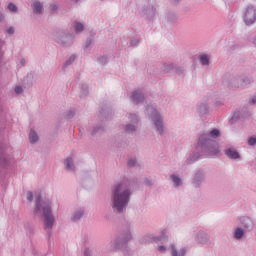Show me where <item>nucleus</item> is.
<instances>
[{
    "mask_svg": "<svg viewBox=\"0 0 256 256\" xmlns=\"http://www.w3.org/2000/svg\"><path fill=\"white\" fill-rule=\"evenodd\" d=\"M75 59H77V56H75L74 54H72L64 63L62 69L63 71H65L66 67H69V65H73V63L75 62Z\"/></svg>",
    "mask_w": 256,
    "mask_h": 256,
    "instance_id": "cd10ccee",
    "label": "nucleus"
},
{
    "mask_svg": "<svg viewBox=\"0 0 256 256\" xmlns=\"http://www.w3.org/2000/svg\"><path fill=\"white\" fill-rule=\"evenodd\" d=\"M133 240V234L130 229L125 230L120 236L110 242V251H122L124 255H129L127 243Z\"/></svg>",
    "mask_w": 256,
    "mask_h": 256,
    "instance_id": "20e7f679",
    "label": "nucleus"
},
{
    "mask_svg": "<svg viewBox=\"0 0 256 256\" xmlns=\"http://www.w3.org/2000/svg\"><path fill=\"white\" fill-rule=\"evenodd\" d=\"M5 21V14L0 13V23Z\"/></svg>",
    "mask_w": 256,
    "mask_h": 256,
    "instance_id": "de8ad7c7",
    "label": "nucleus"
},
{
    "mask_svg": "<svg viewBox=\"0 0 256 256\" xmlns=\"http://www.w3.org/2000/svg\"><path fill=\"white\" fill-rule=\"evenodd\" d=\"M34 215H42L44 230L51 234L53 225H55V215H53V208L51 200L41 199V195L35 197Z\"/></svg>",
    "mask_w": 256,
    "mask_h": 256,
    "instance_id": "f03ea898",
    "label": "nucleus"
},
{
    "mask_svg": "<svg viewBox=\"0 0 256 256\" xmlns=\"http://www.w3.org/2000/svg\"><path fill=\"white\" fill-rule=\"evenodd\" d=\"M224 155L232 161H239L241 159V154H239V151L233 147L226 148L224 150Z\"/></svg>",
    "mask_w": 256,
    "mask_h": 256,
    "instance_id": "dca6fc26",
    "label": "nucleus"
},
{
    "mask_svg": "<svg viewBox=\"0 0 256 256\" xmlns=\"http://www.w3.org/2000/svg\"><path fill=\"white\" fill-rule=\"evenodd\" d=\"M145 99V94L141 90H135L131 94V101H133L136 105L139 103H143Z\"/></svg>",
    "mask_w": 256,
    "mask_h": 256,
    "instance_id": "6ab92c4d",
    "label": "nucleus"
},
{
    "mask_svg": "<svg viewBox=\"0 0 256 256\" xmlns=\"http://www.w3.org/2000/svg\"><path fill=\"white\" fill-rule=\"evenodd\" d=\"M238 119H241V112L236 111L230 119V123H235V121H238Z\"/></svg>",
    "mask_w": 256,
    "mask_h": 256,
    "instance_id": "7c9ffc66",
    "label": "nucleus"
},
{
    "mask_svg": "<svg viewBox=\"0 0 256 256\" xmlns=\"http://www.w3.org/2000/svg\"><path fill=\"white\" fill-rule=\"evenodd\" d=\"M128 166L129 167H135L137 166V159L136 158H131L128 160Z\"/></svg>",
    "mask_w": 256,
    "mask_h": 256,
    "instance_id": "c9c22d12",
    "label": "nucleus"
},
{
    "mask_svg": "<svg viewBox=\"0 0 256 256\" xmlns=\"http://www.w3.org/2000/svg\"><path fill=\"white\" fill-rule=\"evenodd\" d=\"M103 131V127L101 125L95 126L91 131V135H97V133H101Z\"/></svg>",
    "mask_w": 256,
    "mask_h": 256,
    "instance_id": "2f4dec72",
    "label": "nucleus"
},
{
    "mask_svg": "<svg viewBox=\"0 0 256 256\" xmlns=\"http://www.w3.org/2000/svg\"><path fill=\"white\" fill-rule=\"evenodd\" d=\"M166 233H167V230L164 229L161 231L160 236H155L153 234H146L142 238V243H150V241H154V243H159V241H163V238L165 237Z\"/></svg>",
    "mask_w": 256,
    "mask_h": 256,
    "instance_id": "2eb2a0df",
    "label": "nucleus"
},
{
    "mask_svg": "<svg viewBox=\"0 0 256 256\" xmlns=\"http://www.w3.org/2000/svg\"><path fill=\"white\" fill-rule=\"evenodd\" d=\"M123 47H137L139 45V39L124 37L121 40Z\"/></svg>",
    "mask_w": 256,
    "mask_h": 256,
    "instance_id": "412c9836",
    "label": "nucleus"
},
{
    "mask_svg": "<svg viewBox=\"0 0 256 256\" xmlns=\"http://www.w3.org/2000/svg\"><path fill=\"white\" fill-rule=\"evenodd\" d=\"M170 255L171 256H186L187 255V248L181 247L177 248L175 244L170 245Z\"/></svg>",
    "mask_w": 256,
    "mask_h": 256,
    "instance_id": "a211bd4d",
    "label": "nucleus"
},
{
    "mask_svg": "<svg viewBox=\"0 0 256 256\" xmlns=\"http://www.w3.org/2000/svg\"><path fill=\"white\" fill-rule=\"evenodd\" d=\"M126 117L130 123L124 126V131L128 135H135L137 133V125H139V116L135 113H128Z\"/></svg>",
    "mask_w": 256,
    "mask_h": 256,
    "instance_id": "0eeeda50",
    "label": "nucleus"
},
{
    "mask_svg": "<svg viewBox=\"0 0 256 256\" xmlns=\"http://www.w3.org/2000/svg\"><path fill=\"white\" fill-rule=\"evenodd\" d=\"M98 63L100 65H106V63H109V58L107 56H101L98 58Z\"/></svg>",
    "mask_w": 256,
    "mask_h": 256,
    "instance_id": "473e14b6",
    "label": "nucleus"
},
{
    "mask_svg": "<svg viewBox=\"0 0 256 256\" xmlns=\"http://www.w3.org/2000/svg\"><path fill=\"white\" fill-rule=\"evenodd\" d=\"M91 45H93V40L89 38L86 40L85 49H91Z\"/></svg>",
    "mask_w": 256,
    "mask_h": 256,
    "instance_id": "4c0bfd02",
    "label": "nucleus"
},
{
    "mask_svg": "<svg viewBox=\"0 0 256 256\" xmlns=\"http://www.w3.org/2000/svg\"><path fill=\"white\" fill-rule=\"evenodd\" d=\"M29 141L30 143L34 144L37 143V141H39V135L37 134V132L33 129L30 130L29 133Z\"/></svg>",
    "mask_w": 256,
    "mask_h": 256,
    "instance_id": "bb28decb",
    "label": "nucleus"
},
{
    "mask_svg": "<svg viewBox=\"0 0 256 256\" xmlns=\"http://www.w3.org/2000/svg\"><path fill=\"white\" fill-rule=\"evenodd\" d=\"M201 159V153L195 152L193 153L188 159H187V164L191 165Z\"/></svg>",
    "mask_w": 256,
    "mask_h": 256,
    "instance_id": "393cba45",
    "label": "nucleus"
},
{
    "mask_svg": "<svg viewBox=\"0 0 256 256\" xmlns=\"http://www.w3.org/2000/svg\"><path fill=\"white\" fill-rule=\"evenodd\" d=\"M11 155H9V145L1 144L0 145V169H9L11 165Z\"/></svg>",
    "mask_w": 256,
    "mask_h": 256,
    "instance_id": "6e6552de",
    "label": "nucleus"
},
{
    "mask_svg": "<svg viewBox=\"0 0 256 256\" xmlns=\"http://www.w3.org/2000/svg\"><path fill=\"white\" fill-rule=\"evenodd\" d=\"M256 144V137H251L248 139V145L254 146Z\"/></svg>",
    "mask_w": 256,
    "mask_h": 256,
    "instance_id": "58836bf2",
    "label": "nucleus"
},
{
    "mask_svg": "<svg viewBox=\"0 0 256 256\" xmlns=\"http://www.w3.org/2000/svg\"><path fill=\"white\" fill-rule=\"evenodd\" d=\"M26 199H27V201H29L31 203L33 201V192L28 191L26 193Z\"/></svg>",
    "mask_w": 256,
    "mask_h": 256,
    "instance_id": "e433bc0d",
    "label": "nucleus"
},
{
    "mask_svg": "<svg viewBox=\"0 0 256 256\" xmlns=\"http://www.w3.org/2000/svg\"><path fill=\"white\" fill-rule=\"evenodd\" d=\"M201 65H209V56L207 54H202L199 57Z\"/></svg>",
    "mask_w": 256,
    "mask_h": 256,
    "instance_id": "c756f323",
    "label": "nucleus"
},
{
    "mask_svg": "<svg viewBox=\"0 0 256 256\" xmlns=\"http://www.w3.org/2000/svg\"><path fill=\"white\" fill-rule=\"evenodd\" d=\"M250 103L252 105H256V96H253L251 99H250Z\"/></svg>",
    "mask_w": 256,
    "mask_h": 256,
    "instance_id": "a18cd8bd",
    "label": "nucleus"
},
{
    "mask_svg": "<svg viewBox=\"0 0 256 256\" xmlns=\"http://www.w3.org/2000/svg\"><path fill=\"white\" fill-rule=\"evenodd\" d=\"M64 167L66 171H75V161L73 160V157H67L64 161Z\"/></svg>",
    "mask_w": 256,
    "mask_h": 256,
    "instance_id": "5701e85b",
    "label": "nucleus"
},
{
    "mask_svg": "<svg viewBox=\"0 0 256 256\" xmlns=\"http://www.w3.org/2000/svg\"><path fill=\"white\" fill-rule=\"evenodd\" d=\"M50 8L52 9V11H57V5L55 4L50 5Z\"/></svg>",
    "mask_w": 256,
    "mask_h": 256,
    "instance_id": "09e8293b",
    "label": "nucleus"
},
{
    "mask_svg": "<svg viewBox=\"0 0 256 256\" xmlns=\"http://www.w3.org/2000/svg\"><path fill=\"white\" fill-rule=\"evenodd\" d=\"M89 95V86L87 84H82L80 97H87Z\"/></svg>",
    "mask_w": 256,
    "mask_h": 256,
    "instance_id": "c85d7f7f",
    "label": "nucleus"
},
{
    "mask_svg": "<svg viewBox=\"0 0 256 256\" xmlns=\"http://www.w3.org/2000/svg\"><path fill=\"white\" fill-rule=\"evenodd\" d=\"M142 17L146 19V21H150L153 23L157 17H159V14L157 13V9L153 5H148L143 8L142 10Z\"/></svg>",
    "mask_w": 256,
    "mask_h": 256,
    "instance_id": "9d476101",
    "label": "nucleus"
},
{
    "mask_svg": "<svg viewBox=\"0 0 256 256\" xmlns=\"http://www.w3.org/2000/svg\"><path fill=\"white\" fill-rule=\"evenodd\" d=\"M221 137V131L219 129H213L200 136L198 141V149H201L204 155H219V144L215 139Z\"/></svg>",
    "mask_w": 256,
    "mask_h": 256,
    "instance_id": "7ed1b4c3",
    "label": "nucleus"
},
{
    "mask_svg": "<svg viewBox=\"0 0 256 256\" xmlns=\"http://www.w3.org/2000/svg\"><path fill=\"white\" fill-rule=\"evenodd\" d=\"M15 93H17V95H20V93H23V87H21V86H16V88H15Z\"/></svg>",
    "mask_w": 256,
    "mask_h": 256,
    "instance_id": "79ce46f5",
    "label": "nucleus"
},
{
    "mask_svg": "<svg viewBox=\"0 0 256 256\" xmlns=\"http://www.w3.org/2000/svg\"><path fill=\"white\" fill-rule=\"evenodd\" d=\"M205 182V170L199 169L196 170L191 178L192 186L195 187V189H199L201 185Z\"/></svg>",
    "mask_w": 256,
    "mask_h": 256,
    "instance_id": "9b49d317",
    "label": "nucleus"
},
{
    "mask_svg": "<svg viewBox=\"0 0 256 256\" xmlns=\"http://www.w3.org/2000/svg\"><path fill=\"white\" fill-rule=\"evenodd\" d=\"M8 9H9L12 13H17V11H18L17 5H15L14 3H9V4H8Z\"/></svg>",
    "mask_w": 256,
    "mask_h": 256,
    "instance_id": "72a5a7b5",
    "label": "nucleus"
},
{
    "mask_svg": "<svg viewBox=\"0 0 256 256\" xmlns=\"http://www.w3.org/2000/svg\"><path fill=\"white\" fill-rule=\"evenodd\" d=\"M85 217V209L84 208H77L71 214V221L73 223H77V221H81Z\"/></svg>",
    "mask_w": 256,
    "mask_h": 256,
    "instance_id": "f3484780",
    "label": "nucleus"
},
{
    "mask_svg": "<svg viewBox=\"0 0 256 256\" xmlns=\"http://www.w3.org/2000/svg\"><path fill=\"white\" fill-rule=\"evenodd\" d=\"M73 27H74L75 33H81L82 31L85 30V24H83L80 21H75L73 24Z\"/></svg>",
    "mask_w": 256,
    "mask_h": 256,
    "instance_id": "a878e982",
    "label": "nucleus"
},
{
    "mask_svg": "<svg viewBox=\"0 0 256 256\" xmlns=\"http://www.w3.org/2000/svg\"><path fill=\"white\" fill-rule=\"evenodd\" d=\"M194 241H196L198 245H209V234L203 230H199L194 235Z\"/></svg>",
    "mask_w": 256,
    "mask_h": 256,
    "instance_id": "ddd939ff",
    "label": "nucleus"
},
{
    "mask_svg": "<svg viewBox=\"0 0 256 256\" xmlns=\"http://www.w3.org/2000/svg\"><path fill=\"white\" fill-rule=\"evenodd\" d=\"M32 9L33 13H35L36 15H41V13H43V4L39 1H34L32 3Z\"/></svg>",
    "mask_w": 256,
    "mask_h": 256,
    "instance_id": "b1692460",
    "label": "nucleus"
},
{
    "mask_svg": "<svg viewBox=\"0 0 256 256\" xmlns=\"http://www.w3.org/2000/svg\"><path fill=\"white\" fill-rule=\"evenodd\" d=\"M7 33H8V35H13V33H15V28L9 27V28L7 29Z\"/></svg>",
    "mask_w": 256,
    "mask_h": 256,
    "instance_id": "37998d69",
    "label": "nucleus"
},
{
    "mask_svg": "<svg viewBox=\"0 0 256 256\" xmlns=\"http://www.w3.org/2000/svg\"><path fill=\"white\" fill-rule=\"evenodd\" d=\"M131 201V185L129 182H120L112 187L110 207L116 215H123Z\"/></svg>",
    "mask_w": 256,
    "mask_h": 256,
    "instance_id": "f257e3e1",
    "label": "nucleus"
},
{
    "mask_svg": "<svg viewBox=\"0 0 256 256\" xmlns=\"http://www.w3.org/2000/svg\"><path fill=\"white\" fill-rule=\"evenodd\" d=\"M158 251L160 253H166L167 252V247L165 245H160V246H158Z\"/></svg>",
    "mask_w": 256,
    "mask_h": 256,
    "instance_id": "ea45409f",
    "label": "nucleus"
},
{
    "mask_svg": "<svg viewBox=\"0 0 256 256\" xmlns=\"http://www.w3.org/2000/svg\"><path fill=\"white\" fill-rule=\"evenodd\" d=\"M0 133H5V124L0 125Z\"/></svg>",
    "mask_w": 256,
    "mask_h": 256,
    "instance_id": "49530a36",
    "label": "nucleus"
},
{
    "mask_svg": "<svg viewBox=\"0 0 256 256\" xmlns=\"http://www.w3.org/2000/svg\"><path fill=\"white\" fill-rule=\"evenodd\" d=\"M146 113L153 123L154 130L158 135H165V125L163 124V116L157 111V105L152 104L146 107Z\"/></svg>",
    "mask_w": 256,
    "mask_h": 256,
    "instance_id": "39448f33",
    "label": "nucleus"
},
{
    "mask_svg": "<svg viewBox=\"0 0 256 256\" xmlns=\"http://www.w3.org/2000/svg\"><path fill=\"white\" fill-rule=\"evenodd\" d=\"M20 65L22 67H25V65H27V59H25V58L20 59Z\"/></svg>",
    "mask_w": 256,
    "mask_h": 256,
    "instance_id": "c03bdc74",
    "label": "nucleus"
},
{
    "mask_svg": "<svg viewBox=\"0 0 256 256\" xmlns=\"http://www.w3.org/2000/svg\"><path fill=\"white\" fill-rule=\"evenodd\" d=\"M76 3H77V1H79V0H74Z\"/></svg>",
    "mask_w": 256,
    "mask_h": 256,
    "instance_id": "8fccbe9b",
    "label": "nucleus"
},
{
    "mask_svg": "<svg viewBox=\"0 0 256 256\" xmlns=\"http://www.w3.org/2000/svg\"><path fill=\"white\" fill-rule=\"evenodd\" d=\"M233 49H237V47H233Z\"/></svg>",
    "mask_w": 256,
    "mask_h": 256,
    "instance_id": "3c124183",
    "label": "nucleus"
},
{
    "mask_svg": "<svg viewBox=\"0 0 256 256\" xmlns=\"http://www.w3.org/2000/svg\"><path fill=\"white\" fill-rule=\"evenodd\" d=\"M84 256H93V250L86 248L84 250Z\"/></svg>",
    "mask_w": 256,
    "mask_h": 256,
    "instance_id": "a19ab883",
    "label": "nucleus"
},
{
    "mask_svg": "<svg viewBox=\"0 0 256 256\" xmlns=\"http://www.w3.org/2000/svg\"><path fill=\"white\" fill-rule=\"evenodd\" d=\"M246 233H248L246 229L238 226L233 231V239H235L236 241H241L243 237H245Z\"/></svg>",
    "mask_w": 256,
    "mask_h": 256,
    "instance_id": "aec40b11",
    "label": "nucleus"
},
{
    "mask_svg": "<svg viewBox=\"0 0 256 256\" xmlns=\"http://www.w3.org/2000/svg\"><path fill=\"white\" fill-rule=\"evenodd\" d=\"M169 181L174 189H181L184 185L183 176H180L177 173L170 174Z\"/></svg>",
    "mask_w": 256,
    "mask_h": 256,
    "instance_id": "4468645a",
    "label": "nucleus"
},
{
    "mask_svg": "<svg viewBox=\"0 0 256 256\" xmlns=\"http://www.w3.org/2000/svg\"><path fill=\"white\" fill-rule=\"evenodd\" d=\"M241 86L245 87L246 85H249V83H251V79H249V77H243L241 78Z\"/></svg>",
    "mask_w": 256,
    "mask_h": 256,
    "instance_id": "f704fd0d",
    "label": "nucleus"
},
{
    "mask_svg": "<svg viewBox=\"0 0 256 256\" xmlns=\"http://www.w3.org/2000/svg\"><path fill=\"white\" fill-rule=\"evenodd\" d=\"M243 19L246 25H253L256 21V8L254 6H248Z\"/></svg>",
    "mask_w": 256,
    "mask_h": 256,
    "instance_id": "f8f14e48",
    "label": "nucleus"
},
{
    "mask_svg": "<svg viewBox=\"0 0 256 256\" xmlns=\"http://www.w3.org/2000/svg\"><path fill=\"white\" fill-rule=\"evenodd\" d=\"M239 227L245 229L248 233H251L255 229V221L250 216L244 215L237 218Z\"/></svg>",
    "mask_w": 256,
    "mask_h": 256,
    "instance_id": "1a4fd4ad",
    "label": "nucleus"
},
{
    "mask_svg": "<svg viewBox=\"0 0 256 256\" xmlns=\"http://www.w3.org/2000/svg\"><path fill=\"white\" fill-rule=\"evenodd\" d=\"M196 111L200 117H203V115H207L209 113V104L205 102H201L197 105Z\"/></svg>",
    "mask_w": 256,
    "mask_h": 256,
    "instance_id": "4be33fe9",
    "label": "nucleus"
},
{
    "mask_svg": "<svg viewBox=\"0 0 256 256\" xmlns=\"http://www.w3.org/2000/svg\"><path fill=\"white\" fill-rule=\"evenodd\" d=\"M53 40L62 47H71V45H73L74 38L71 34H67L65 31L59 30L53 34Z\"/></svg>",
    "mask_w": 256,
    "mask_h": 256,
    "instance_id": "423d86ee",
    "label": "nucleus"
}]
</instances>
